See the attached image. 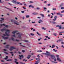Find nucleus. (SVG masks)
Returning a JSON list of instances; mask_svg holds the SVG:
<instances>
[{
    "label": "nucleus",
    "instance_id": "obj_34",
    "mask_svg": "<svg viewBox=\"0 0 64 64\" xmlns=\"http://www.w3.org/2000/svg\"><path fill=\"white\" fill-rule=\"evenodd\" d=\"M36 63H39V62H40V60H37L36 61Z\"/></svg>",
    "mask_w": 64,
    "mask_h": 64
},
{
    "label": "nucleus",
    "instance_id": "obj_6",
    "mask_svg": "<svg viewBox=\"0 0 64 64\" xmlns=\"http://www.w3.org/2000/svg\"><path fill=\"white\" fill-rule=\"evenodd\" d=\"M13 49H16V48L14 46H11L10 47V48L9 49V50L10 51H11L13 50Z\"/></svg>",
    "mask_w": 64,
    "mask_h": 64
},
{
    "label": "nucleus",
    "instance_id": "obj_22",
    "mask_svg": "<svg viewBox=\"0 0 64 64\" xmlns=\"http://www.w3.org/2000/svg\"><path fill=\"white\" fill-rule=\"evenodd\" d=\"M12 22L13 23H14V22L15 20L14 19L11 20Z\"/></svg>",
    "mask_w": 64,
    "mask_h": 64
},
{
    "label": "nucleus",
    "instance_id": "obj_5",
    "mask_svg": "<svg viewBox=\"0 0 64 64\" xmlns=\"http://www.w3.org/2000/svg\"><path fill=\"white\" fill-rule=\"evenodd\" d=\"M17 35H18V37L20 39L21 38V36L22 34L20 33H17Z\"/></svg>",
    "mask_w": 64,
    "mask_h": 64
},
{
    "label": "nucleus",
    "instance_id": "obj_42",
    "mask_svg": "<svg viewBox=\"0 0 64 64\" xmlns=\"http://www.w3.org/2000/svg\"><path fill=\"white\" fill-rule=\"evenodd\" d=\"M30 35H31L32 36H34V34L32 33H31Z\"/></svg>",
    "mask_w": 64,
    "mask_h": 64
},
{
    "label": "nucleus",
    "instance_id": "obj_32",
    "mask_svg": "<svg viewBox=\"0 0 64 64\" xmlns=\"http://www.w3.org/2000/svg\"><path fill=\"white\" fill-rule=\"evenodd\" d=\"M40 15H41V16H42L43 17H44V14H40Z\"/></svg>",
    "mask_w": 64,
    "mask_h": 64
},
{
    "label": "nucleus",
    "instance_id": "obj_2",
    "mask_svg": "<svg viewBox=\"0 0 64 64\" xmlns=\"http://www.w3.org/2000/svg\"><path fill=\"white\" fill-rule=\"evenodd\" d=\"M50 56H51V58L52 59V60H54V61H56L57 60L56 59V58H55V56H54V55H52L51 54H50Z\"/></svg>",
    "mask_w": 64,
    "mask_h": 64
},
{
    "label": "nucleus",
    "instance_id": "obj_20",
    "mask_svg": "<svg viewBox=\"0 0 64 64\" xmlns=\"http://www.w3.org/2000/svg\"><path fill=\"white\" fill-rule=\"evenodd\" d=\"M32 14H33L34 15H37L38 14V13H37L36 12H34L32 13Z\"/></svg>",
    "mask_w": 64,
    "mask_h": 64
},
{
    "label": "nucleus",
    "instance_id": "obj_19",
    "mask_svg": "<svg viewBox=\"0 0 64 64\" xmlns=\"http://www.w3.org/2000/svg\"><path fill=\"white\" fill-rule=\"evenodd\" d=\"M12 37H14V38H16V35L15 34L12 35Z\"/></svg>",
    "mask_w": 64,
    "mask_h": 64
},
{
    "label": "nucleus",
    "instance_id": "obj_33",
    "mask_svg": "<svg viewBox=\"0 0 64 64\" xmlns=\"http://www.w3.org/2000/svg\"><path fill=\"white\" fill-rule=\"evenodd\" d=\"M8 56H6V58H5V60H6V59H8Z\"/></svg>",
    "mask_w": 64,
    "mask_h": 64
},
{
    "label": "nucleus",
    "instance_id": "obj_23",
    "mask_svg": "<svg viewBox=\"0 0 64 64\" xmlns=\"http://www.w3.org/2000/svg\"><path fill=\"white\" fill-rule=\"evenodd\" d=\"M37 34H38V36H41V34H40L38 32H37Z\"/></svg>",
    "mask_w": 64,
    "mask_h": 64
},
{
    "label": "nucleus",
    "instance_id": "obj_27",
    "mask_svg": "<svg viewBox=\"0 0 64 64\" xmlns=\"http://www.w3.org/2000/svg\"><path fill=\"white\" fill-rule=\"evenodd\" d=\"M30 3H32V4L34 3V2L33 1H30Z\"/></svg>",
    "mask_w": 64,
    "mask_h": 64
},
{
    "label": "nucleus",
    "instance_id": "obj_64",
    "mask_svg": "<svg viewBox=\"0 0 64 64\" xmlns=\"http://www.w3.org/2000/svg\"><path fill=\"white\" fill-rule=\"evenodd\" d=\"M22 13H24V11H22L21 12Z\"/></svg>",
    "mask_w": 64,
    "mask_h": 64
},
{
    "label": "nucleus",
    "instance_id": "obj_63",
    "mask_svg": "<svg viewBox=\"0 0 64 64\" xmlns=\"http://www.w3.org/2000/svg\"><path fill=\"white\" fill-rule=\"evenodd\" d=\"M48 6H50V4H48Z\"/></svg>",
    "mask_w": 64,
    "mask_h": 64
},
{
    "label": "nucleus",
    "instance_id": "obj_58",
    "mask_svg": "<svg viewBox=\"0 0 64 64\" xmlns=\"http://www.w3.org/2000/svg\"><path fill=\"white\" fill-rule=\"evenodd\" d=\"M61 13H64V10L61 12Z\"/></svg>",
    "mask_w": 64,
    "mask_h": 64
},
{
    "label": "nucleus",
    "instance_id": "obj_8",
    "mask_svg": "<svg viewBox=\"0 0 64 64\" xmlns=\"http://www.w3.org/2000/svg\"><path fill=\"white\" fill-rule=\"evenodd\" d=\"M56 27H59V29H62V27H61V26H59V25H57L56 26Z\"/></svg>",
    "mask_w": 64,
    "mask_h": 64
},
{
    "label": "nucleus",
    "instance_id": "obj_39",
    "mask_svg": "<svg viewBox=\"0 0 64 64\" xmlns=\"http://www.w3.org/2000/svg\"><path fill=\"white\" fill-rule=\"evenodd\" d=\"M36 60H40V59L39 58H36Z\"/></svg>",
    "mask_w": 64,
    "mask_h": 64
},
{
    "label": "nucleus",
    "instance_id": "obj_16",
    "mask_svg": "<svg viewBox=\"0 0 64 64\" xmlns=\"http://www.w3.org/2000/svg\"><path fill=\"white\" fill-rule=\"evenodd\" d=\"M50 23H52V24H55L56 23V22H50Z\"/></svg>",
    "mask_w": 64,
    "mask_h": 64
},
{
    "label": "nucleus",
    "instance_id": "obj_15",
    "mask_svg": "<svg viewBox=\"0 0 64 64\" xmlns=\"http://www.w3.org/2000/svg\"><path fill=\"white\" fill-rule=\"evenodd\" d=\"M31 57V56L29 55L28 56V57H27L28 59H30V57Z\"/></svg>",
    "mask_w": 64,
    "mask_h": 64
},
{
    "label": "nucleus",
    "instance_id": "obj_12",
    "mask_svg": "<svg viewBox=\"0 0 64 64\" xmlns=\"http://www.w3.org/2000/svg\"><path fill=\"white\" fill-rule=\"evenodd\" d=\"M57 16H54V19L53 20V21H56V18H57Z\"/></svg>",
    "mask_w": 64,
    "mask_h": 64
},
{
    "label": "nucleus",
    "instance_id": "obj_43",
    "mask_svg": "<svg viewBox=\"0 0 64 64\" xmlns=\"http://www.w3.org/2000/svg\"><path fill=\"white\" fill-rule=\"evenodd\" d=\"M10 11H12L13 12H14V11H13L12 10L10 9Z\"/></svg>",
    "mask_w": 64,
    "mask_h": 64
},
{
    "label": "nucleus",
    "instance_id": "obj_10",
    "mask_svg": "<svg viewBox=\"0 0 64 64\" xmlns=\"http://www.w3.org/2000/svg\"><path fill=\"white\" fill-rule=\"evenodd\" d=\"M19 56L20 58H19L20 59V60H21L22 59L21 57H22V58H24V56H23L22 55H21V56L20 55Z\"/></svg>",
    "mask_w": 64,
    "mask_h": 64
},
{
    "label": "nucleus",
    "instance_id": "obj_40",
    "mask_svg": "<svg viewBox=\"0 0 64 64\" xmlns=\"http://www.w3.org/2000/svg\"><path fill=\"white\" fill-rule=\"evenodd\" d=\"M10 53L11 54H13L14 53H13V52H10Z\"/></svg>",
    "mask_w": 64,
    "mask_h": 64
},
{
    "label": "nucleus",
    "instance_id": "obj_54",
    "mask_svg": "<svg viewBox=\"0 0 64 64\" xmlns=\"http://www.w3.org/2000/svg\"><path fill=\"white\" fill-rule=\"evenodd\" d=\"M7 50H6L5 49H4V51H7Z\"/></svg>",
    "mask_w": 64,
    "mask_h": 64
},
{
    "label": "nucleus",
    "instance_id": "obj_29",
    "mask_svg": "<svg viewBox=\"0 0 64 64\" xmlns=\"http://www.w3.org/2000/svg\"><path fill=\"white\" fill-rule=\"evenodd\" d=\"M42 29H44V30H45L46 29V28H44L43 27L42 28Z\"/></svg>",
    "mask_w": 64,
    "mask_h": 64
},
{
    "label": "nucleus",
    "instance_id": "obj_48",
    "mask_svg": "<svg viewBox=\"0 0 64 64\" xmlns=\"http://www.w3.org/2000/svg\"><path fill=\"white\" fill-rule=\"evenodd\" d=\"M32 5H30L29 6V7L30 8V7H32Z\"/></svg>",
    "mask_w": 64,
    "mask_h": 64
},
{
    "label": "nucleus",
    "instance_id": "obj_35",
    "mask_svg": "<svg viewBox=\"0 0 64 64\" xmlns=\"http://www.w3.org/2000/svg\"><path fill=\"white\" fill-rule=\"evenodd\" d=\"M37 52H42V50H38L37 51Z\"/></svg>",
    "mask_w": 64,
    "mask_h": 64
},
{
    "label": "nucleus",
    "instance_id": "obj_57",
    "mask_svg": "<svg viewBox=\"0 0 64 64\" xmlns=\"http://www.w3.org/2000/svg\"><path fill=\"white\" fill-rule=\"evenodd\" d=\"M61 44H64V42H61Z\"/></svg>",
    "mask_w": 64,
    "mask_h": 64
},
{
    "label": "nucleus",
    "instance_id": "obj_25",
    "mask_svg": "<svg viewBox=\"0 0 64 64\" xmlns=\"http://www.w3.org/2000/svg\"><path fill=\"white\" fill-rule=\"evenodd\" d=\"M12 40H13V41H15V39H14V38L13 37H12L11 38Z\"/></svg>",
    "mask_w": 64,
    "mask_h": 64
},
{
    "label": "nucleus",
    "instance_id": "obj_37",
    "mask_svg": "<svg viewBox=\"0 0 64 64\" xmlns=\"http://www.w3.org/2000/svg\"><path fill=\"white\" fill-rule=\"evenodd\" d=\"M54 35L55 36H56V35H57V34H56V33H54Z\"/></svg>",
    "mask_w": 64,
    "mask_h": 64
},
{
    "label": "nucleus",
    "instance_id": "obj_11",
    "mask_svg": "<svg viewBox=\"0 0 64 64\" xmlns=\"http://www.w3.org/2000/svg\"><path fill=\"white\" fill-rule=\"evenodd\" d=\"M17 32H18V31L17 30H16L14 31H13L12 32V34H15V33H16Z\"/></svg>",
    "mask_w": 64,
    "mask_h": 64
},
{
    "label": "nucleus",
    "instance_id": "obj_24",
    "mask_svg": "<svg viewBox=\"0 0 64 64\" xmlns=\"http://www.w3.org/2000/svg\"><path fill=\"white\" fill-rule=\"evenodd\" d=\"M37 34H38V36H41V34H40L38 32H37Z\"/></svg>",
    "mask_w": 64,
    "mask_h": 64
},
{
    "label": "nucleus",
    "instance_id": "obj_55",
    "mask_svg": "<svg viewBox=\"0 0 64 64\" xmlns=\"http://www.w3.org/2000/svg\"><path fill=\"white\" fill-rule=\"evenodd\" d=\"M22 52H25V50H22Z\"/></svg>",
    "mask_w": 64,
    "mask_h": 64
},
{
    "label": "nucleus",
    "instance_id": "obj_4",
    "mask_svg": "<svg viewBox=\"0 0 64 64\" xmlns=\"http://www.w3.org/2000/svg\"><path fill=\"white\" fill-rule=\"evenodd\" d=\"M45 55L46 56H50V55H51V54L50 53V52H48V51L46 52V53L45 54Z\"/></svg>",
    "mask_w": 64,
    "mask_h": 64
},
{
    "label": "nucleus",
    "instance_id": "obj_7",
    "mask_svg": "<svg viewBox=\"0 0 64 64\" xmlns=\"http://www.w3.org/2000/svg\"><path fill=\"white\" fill-rule=\"evenodd\" d=\"M13 23L14 24H16L17 25H19V23L18 22L14 20V22Z\"/></svg>",
    "mask_w": 64,
    "mask_h": 64
},
{
    "label": "nucleus",
    "instance_id": "obj_26",
    "mask_svg": "<svg viewBox=\"0 0 64 64\" xmlns=\"http://www.w3.org/2000/svg\"><path fill=\"white\" fill-rule=\"evenodd\" d=\"M0 25L1 26H2L3 25L4 26H5V24H0Z\"/></svg>",
    "mask_w": 64,
    "mask_h": 64
},
{
    "label": "nucleus",
    "instance_id": "obj_53",
    "mask_svg": "<svg viewBox=\"0 0 64 64\" xmlns=\"http://www.w3.org/2000/svg\"><path fill=\"white\" fill-rule=\"evenodd\" d=\"M1 61L2 62H4V61L3 60H2Z\"/></svg>",
    "mask_w": 64,
    "mask_h": 64
},
{
    "label": "nucleus",
    "instance_id": "obj_31",
    "mask_svg": "<svg viewBox=\"0 0 64 64\" xmlns=\"http://www.w3.org/2000/svg\"><path fill=\"white\" fill-rule=\"evenodd\" d=\"M30 17V16H29V15H27L26 16V18H29Z\"/></svg>",
    "mask_w": 64,
    "mask_h": 64
},
{
    "label": "nucleus",
    "instance_id": "obj_56",
    "mask_svg": "<svg viewBox=\"0 0 64 64\" xmlns=\"http://www.w3.org/2000/svg\"><path fill=\"white\" fill-rule=\"evenodd\" d=\"M44 9H45V10H47V9L46 8H44Z\"/></svg>",
    "mask_w": 64,
    "mask_h": 64
},
{
    "label": "nucleus",
    "instance_id": "obj_44",
    "mask_svg": "<svg viewBox=\"0 0 64 64\" xmlns=\"http://www.w3.org/2000/svg\"><path fill=\"white\" fill-rule=\"evenodd\" d=\"M52 63H57V62H54V61H52Z\"/></svg>",
    "mask_w": 64,
    "mask_h": 64
},
{
    "label": "nucleus",
    "instance_id": "obj_47",
    "mask_svg": "<svg viewBox=\"0 0 64 64\" xmlns=\"http://www.w3.org/2000/svg\"><path fill=\"white\" fill-rule=\"evenodd\" d=\"M16 41H17V42H19V40L17 39H16Z\"/></svg>",
    "mask_w": 64,
    "mask_h": 64
},
{
    "label": "nucleus",
    "instance_id": "obj_45",
    "mask_svg": "<svg viewBox=\"0 0 64 64\" xmlns=\"http://www.w3.org/2000/svg\"><path fill=\"white\" fill-rule=\"evenodd\" d=\"M40 9V8H36V9L37 10H39V9Z\"/></svg>",
    "mask_w": 64,
    "mask_h": 64
},
{
    "label": "nucleus",
    "instance_id": "obj_36",
    "mask_svg": "<svg viewBox=\"0 0 64 64\" xmlns=\"http://www.w3.org/2000/svg\"><path fill=\"white\" fill-rule=\"evenodd\" d=\"M60 17H62V16H63V14H60Z\"/></svg>",
    "mask_w": 64,
    "mask_h": 64
},
{
    "label": "nucleus",
    "instance_id": "obj_13",
    "mask_svg": "<svg viewBox=\"0 0 64 64\" xmlns=\"http://www.w3.org/2000/svg\"><path fill=\"white\" fill-rule=\"evenodd\" d=\"M57 60L58 61H59L60 62H61V60L60 59V58H59V57H57Z\"/></svg>",
    "mask_w": 64,
    "mask_h": 64
},
{
    "label": "nucleus",
    "instance_id": "obj_61",
    "mask_svg": "<svg viewBox=\"0 0 64 64\" xmlns=\"http://www.w3.org/2000/svg\"><path fill=\"white\" fill-rule=\"evenodd\" d=\"M20 64H23V63L22 62H20Z\"/></svg>",
    "mask_w": 64,
    "mask_h": 64
},
{
    "label": "nucleus",
    "instance_id": "obj_50",
    "mask_svg": "<svg viewBox=\"0 0 64 64\" xmlns=\"http://www.w3.org/2000/svg\"><path fill=\"white\" fill-rule=\"evenodd\" d=\"M5 27L6 28H8V25H6L5 26Z\"/></svg>",
    "mask_w": 64,
    "mask_h": 64
},
{
    "label": "nucleus",
    "instance_id": "obj_49",
    "mask_svg": "<svg viewBox=\"0 0 64 64\" xmlns=\"http://www.w3.org/2000/svg\"><path fill=\"white\" fill-rule=\"evenodd\" d=\"M14 62L15 63H16V64H18V62H17L15 61Z\"/></svg>",
    "mask_w": 64,
    "mask_h": 64
},
{
    "label": "nucleus",
    "instance_id": "obj_38",
    "mask_svg": "<svg viewBox=\"0 0 64 64\" xmlns=\"http://www.w3.org/2000/svg\"><path fill=\"white\" fill-rule=\"evenodd\" d=\"M63 6V4H61L60 6V7H62Z\"/></svg>",
    "mask_w": 64,
    "mask_h": 64
},
{
    "label": "nucleus",
    "instance_id": "obj_52",
    "mask_svg": "<svg viewBox=\"0 0 64 64\" xmlns=\"http://www.w3.org/2000/svg\"><path fill=\"white\" fill-rule=\"evenodd\" d=\"M59 33H63V32H59Z\"/></svg>",
    "mask_w": 64,
    "mask_h": 64
},
{
    "label": "nucleus",
    "instance_id": "obj_28",
    "mask_svg": "<svg viewBox=\"0 0 64 64\" xmlns=\"http://www.w3.org/2000/svg\"><path fill=\"white\" fill-rule=\"evenodd\" d=\"M4 53H5V54H7V55L8 54V53L7 52H4Z\"/></svg>",
    "mask_w": 64,
    "mask_h": 64
},
{
    "label": "nucleus",
    "instance_id": "obj_21",
    "mask_svg": "<svg viewBox=\"0 0 64 64\" xmlns=\"http://www.w3.org/2000/svg\"><path fill=\"white\" fill-rule=\"evenodd\" d=\"M9 45H7L6 46V48H9Z\"/></svg>",
    "mask_w": 64,
    "mask_h": 64
},
{
    "label": "nucleus",
    "instance_id": "obj_62",
    "mask_svg": "<svg viewBox=\"0 0 64 64\" xmlns=\"http://www.w3.org/2000/svg\"><path fill=\"white\" fill-rule=\"evenodd\" d=\"M61 47H63V48H64V46H63V45H62V46H61Z\"/></svg>",
    "mask_w": 64,
    "mask_h": 64
},
{
    "label": "nucleus",
    "instance_id": "obj_9",
    "mask_svg": "<svg viewBox=\"0 0 64 64\" xmlns=\"http://www.w3.org/2000/svg\"><path fill=\"white\" fill-rule=\"evenodd\" d=\"M12 2L14 4H16L17 3V0H12Z\"/></svg>",
    "mask_w": 64,
    "mask_h": 64
},
{
    "label": "nucleus",
    "instance_id": "obj_59",
    "mask_svg": "<svg viewBox=\"0 0 64 64\" xmlns=\"http://www.w3.org/2000/svg\"><path fill=\"white\" fill-rule=\"evenodd\" d=\"M9 61H12V60H11V59H9Z\"/></svg>",
    "mask_w": 64,
    "mask_h": 64
},
{
    "label": "nucleus",
    "instance_id": "obj_18",
    "mask_svg": "<svg viewBox=\"0 0 64 64\" xmlns=\"http://www.w3.org/2000/svg\"><path fill=\"white\" fill-rule=\"evenodd\" d=\"M59 42H61L63 41V39L62 38L60 39L59 40Z\"/></svg>",
    "mask_w": 64,
    "mask_h": 64
},
{
    "label": "nucleus",
    "instance_id": "obj_14",
    "mask_svg": "<svg viewBox=\"0 0 64 64\" xmlns=\"http://www.w3.org/2000/svg\"><path fill=\"white\" fill-rule=\"evenodd\" d=\"M39 21H40V22H38V23H41L40 22H43V20H39Z\"/></svg>",
    "mask_w": 64,
    "mask_h": 64
},
{
    "label": "nucleus",
    "instance_id": "obj_30",
    "mask_svg": "<svg viewBox=\"0 0 64 64\" xmlns=\"http://www.w3.org/2000/svg\"><path fill=\"white\" fill-rule=\"evenodd\" d=\"M16 3H17L18 4H19V5H20V2H17Z\"/></svg>",
    "mask_w": 64,
    "mask_h": 64
},
{
    "label": "nucleus",
    "instance_id": "obj_46",
    "mask_svg": "<svg viewBox=\"0 0 64 64\" xmlns=\"http://www.w3.org/2000/svg\"><path fill=\"white\" fill-rule=\"evenodd\" d=\"M57 15H60V14L59 13H57Z\"/></svg>",
    "mask_w": 64,
    "mask_h": 64
},
{
    "label": "nucleus",
    "instance_id": "obj_41",
    "mask_svg": "<svg viewBox=\"0 0 64 64\" xmlns=\"http://www.w3.org/2000/svg\"><path fill=\"white\" fill-rule=\"evenodd\" d=\"M8 4H9V5H11V6H12V4H11L9 2L8 3Z\"/></svg>",
    "mask_w": 64,
    "mask_h": 64
},
{
    "label": "nucleus",
    "instance_id": "obj_60",
    "mask_svg": "<svg viewBox=\"0 0 64 64\" xmlns=\"http://www.w3.org/2000/svg\"><path fill=\"white\" fill-rule=\"evenodd\" d=\"M15 61L16 62V61H17L18 60H17V59H14Z\"/></svg>",
    "mask_w": 64,
    "mask_h": 64
},
{
    "label": "nucleus",
    "instance_id": "obj_3",
    "mask_svg": "<svg viewBox=\"0 0 64 64\" xmlns=\"http://www.w3.org/2000/svg\"><path fill=\"white\" fill-rule=\"evenodd\" d=\"M4 30L6 31V32H8V33H10V30H9L6 29V28H4L2 29L1 30V31L2 32L4 31Z\"/></svg>",
    "mask_w": 64,
    "mask_h": 64
},
{
    "label": "nucleus",
    "instance_id": "obj_51",
    "mask_svg": "<svg viewBox=\"0 0 64 64\" xmlns=\"http://www.w3.org/2000/svg\"><path fill=\"white\" fill-rule=\"evenodd\" d=\"M32 23H35L36 22H32Z\"/></svg>",
    "mask_w": 64,
    "mask_h": 64
},
{
    "label": "nucleus",
    "instance_id": "obj_1",
    "mask_svg": "<svg viewBox=\"0 0 64 64\" xmlns=\"http://www.w3.org/2000/svg\"><path fill=\"white\" fill-rule=\"evenodd\" d=\"M6 34H4V36H2V37L4 39V40H6L7 39H8V37H6L5 36H9V34H7V32H5Z\"/></svg>",
    "mask_w": 64,
    "mask_h": 64
},
{
    "label": "nucleus",
    "instance_id": "obj_17",
    "mask_svg": "<svg viewBox=\"0 0 64 64\" xmlns=\"http://www.w3.org/2000/svg\"><path fill=\"white\" fill-rule=\"evenodd\" d=\"M24 42H26V43L29 42V41H28V40H24Z\"/></svg>",
    "mask_w": 64,
    "mask_h": 64
}]
</instances>
